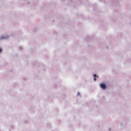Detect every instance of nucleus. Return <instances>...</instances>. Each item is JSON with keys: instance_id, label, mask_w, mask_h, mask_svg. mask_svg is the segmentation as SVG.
Wrapping results in <instances>:
<instances>
[{"instance_id": "nucleus-1", "label": "nucleus", "mask_w": 131, "mask_h": 131, "mask_svg": "<svg viewBox=\"0 0 131 131\" xmlns=\"http://www.w3.org/2000/svg\"><path fill=\"white\" fill-rule=\"evenodd\" d=\"M100 87L103 90H105V89H106V85H105V84H104V83H101L100 84Z\"/></svg>"}, {"instance_id": "nucleus-2", "label": "nucleus", "mask_w": 131, "mask_h": 131, "mask_svg": "<svg viewBox=\"0 0 131 131\" xmlns=\"http://www.w3.org/2000/svg\"><path fill=\"white\" fill-rule=\"evenodd\" d=\"M94 81H96V77H97V75H96V74H94Z\"/></svg>"}, {"instance_id": "nucleus-3", "label": "nucleus", "mask_w": 131, "mask_h": 131, "mask_svg": "<svg viewBox=\"0 0 131 131\" xmlns=\"http://www.w3.org/2000/svg\"><path fill=\"white\" fill-rule=\"evenodd\" d=\"M77 96H80V93L79 92H78L77 93Z\"/></svg>"}, {"instance_id": "nucleus-4", "label": "nucleus", "mask_w": 131, "mask_h": 131, "mask_svg": "<svg viewBox=\"0 0 131 131\" xmlns=\"http://www.w3.org/2000/svg\"><path fill=\"white\" fill-rule=\"evenodd\" d=\"M2 49L0 48V53H2Z\"/></svg>"}, {"instance_id": "nucleus-5", "label": "nucleus", "mask_w": 131, "mask_h": 131, "mask_svg": "<svg viewBox=\"0 0 131 131\" xmlns=\"http://www.w3.org/2000/svg\"><path fill=\"white\" fill-rule=\"evenodd\" d=\"M109 130H111V129H110Z\"/></svg>"}]
</instances>
